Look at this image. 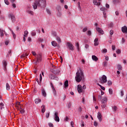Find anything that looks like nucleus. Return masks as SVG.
Instances as JSON below:
<instances>
[{"label":"nucleus","instance_id":"46","mask_svg":"<svg viewBox=\"0 0 127 127\" xmlns=\"http://www.w3.org/2000/svg\"><path fill=\"white\" fill-rule=\"evenodd\" d=\"M92 34V32H91L90 30L88 31L87 32V35L89 36H90V35Z\"/></svg>","mask_w":127,"mask_h":127},{"label":"nucleus","instance_id":"49","mask_svg":"<svg viewBox=\"0 0 127 127\" xmlns=\"http://www.w3.org/2000/svg\"><path fill=\"white\" fill-rule=\"evenodd\" d=\"M93 124L94 127H98V123L97 122L94 121Z\"/></svg>","mask_w":127,"mask_h":127},{"label":"nucleus","instance_id":"52","mask_svg":"<svg viewBox=\"0 0 127 127\" xmlns=\"http://www.w3.org/2000/svg\"><path fill=\"white\" fill-rule=\"evenodd\" d=\"M113 26H114V24H113V23H110L109 24V27H113Z\"/></svg>","mask_w":127,"mask_h":127},{"label":"nucleus","instance_id":"31","mask_svg":"<svg viewBox=\"0 0 127 127\" xmlns=\"http://www.w3.org/2000/svg\"><path fill=\"white\" fill-rule=\"evenodd\" d=\"M117 68L118 70H123V66L121 64H118L117 65Z\"/></svg>","mask_w":127,"mask_h":127},{"label":"nucleus","instance_id":"28","mask_svg":"<svg viewBox=\"0 0 127 127\" xmlns=\"http://www.w3.org/2000/svg\"><path fill=\"white\" fill-rule=\"evenodd\" d=\"M56 39L57 41H58V43H61V39H60V37L57 36Z\"/></svg>","mask_w":127,"mask_h":127},{"label":"nucleus","instance_id":"32","mask_svg":"<svg viewBox=\"0 0 127 127\" xmlns=\"http://www.w3.org/2000/svg\"><path fill=\"white\" fill-rule=\"evenodd\" d=\"M75 46H76V47L77 49V51H80V48H79V43H75Z\"/></svg>","mask_w":127,"mask_h":127},{"label":"nucleus","instance_id":"41","mask_svg":"<svg viewBox=\"0 0 127 127\" xmlns=\"http://www.w3.org/2000/svg\"><path fill=\"white\" fill-rule=\"evenodd\" d=\"M4 3L5 4H7V5H8L9 4V2L8 1V0H4Z\"/></svg>","mask_w":127,"mask_h":127},{"label":"nucleus","instance_id":"34","mask_svg":"<svg viewBox=\"0 0 127 127\" xmlns=\"http://www.w3.org/2000/svg\"><path fill=\"white\" fill-rule=\"evenodd\" d=\"M107 84L108 86H112V85H113V82L111 80H108Z\"/></svg>","mask_w":127,"mask_h":127},{"label":"nucleus","instance_id":"20","mask_svg":"<svg viewBox=\"0 0 127 127\" xmlns=\"http://www.w3.org/2000/svg\"><path fill=\"white\" fill-rule=\"evenodd\" d=\"M94 46H98L99 45V39L98 38H96L94 41Z\"/></svg>","mask_w":127,"mask_h":127},{"label":"nucleus","instance_id":"45","mask_svg":"<svg viewBox=\"0 0 127 127\" xmlns=\"http://www.w3.org/2000/svg\"><path fill=\"white\" fill-rule=\"evenodd\" d=\"M12 34L14 39H15V38H16V35L15 34L14 32H12Z\"/></svg>","mask_w":127,"mask_h":127},{"label":"nucleus","instance_id":"54","mask_svg":"<svg viewBox=\"0 0 127 127\" xmlns=\"http://www.w3.org/2000/svg\"><path fill=\"white\" fill-rule=\"evenodd\" d=\"M78 8L79 9V10H81V6H80V2H78Z\"/></svg>","mask_w":127,"mask_h":127},{"label":"nucleus","instance_id":"29","mask_svg":"<svg viewBox=\"0 0 127 127\" xmlns=\"http://www.w3.org/2000/svg\"><path fill=\"white\" fill-rule=\"evenodd\" d=\"M112 108L113 112H116L117 111V110H118V107L116 106H112Z\"/></svg>","mask_w":127,"mask_h":127},{"label":"nucleus","instance_id":"61","mask_svg":"<svg viewBox=\"0 0 127 127\" xmlns=\"http://www.w3.org/2000/svg\"><path fill=\"white\" fill-rule=\"evenodd\" d=\"M4 31H1L0 33V36L1 37H2V36H3L4 34H3Z\"/></svg>","mask_w":127,"mask_h":127},{"label":"nucleus","instance_id":"30","mask_svg":"<svg viewBox=\"0 0 127 127\" xmlns=\"http://www.w3.org/2000/svg\"><path fill=\"white\" fill-rule=\"evenodd\" d=\"M6 89L8 91L10 89V87L9 86V84H8V83H6Z\"/></svg>","mask_w":127,"mask_h":127},{"label":"nucleus","instance_id":"27","mask_svg":"<svg viewBox=\"0 0 127 127\" xmlns=\"http://www.w3.org/2000/svg\"><path fill=\"white\" fill-rule=\"evenodd\" d=\"M26 12L29 14H31V15H33V14H34V13L31 10H27Z\"/></svg>","mask_w":127,"mask_h":127},{"label":"nucleus","instance_id":"47","mask_svg":"<svg viewBox=\"0 0 127 127\" xmlns=\"http://www.w3.org/2000/svg\"><path fill=\"white\" fill-rule=\"evenodd\" d=\"M31 35H32V36H35V35H36V32H32Z\"/></svg>","mask_w":127,"mask_h":127},{"label":"nucleus","instance_id":"33","mask_svg":"<svg viewBox=\"0 0 127 127\" xmlns=\"http://www.w3.org/2000/svg\"><path fill=\"white\" fill-rule=\"evenodd\" d=\"M120 2V1L119 0H113V3L114 4H118Z\"/></svg>","mask_w":127,"mask_h":127},{"label":"nucleus","instance_id":"64","mask_svg":"<svg viewBox=\"0 0 127 127\" xmlns=\"http://www.w3.org/2000/svg\"><path fill=\"white\" fill-rule=\"evenodd\" d=\"M53 35L54 36H56V35H57V34L56 33V32H53Z\"/></svg>","mask_w":127,"mask_h":127},{"label":"nucleus","instance_id":"60","mask_svg":"<svg viewBox=\"0 0 127 127\" xmlns=\"http://www.w3.org/2000/svg\"><path fill=\"white\" fill-rule=\"evenodd\" d=\"M28 42H31V38L30 37H28Z\"/></svg>","mask_w":127,"mask_h":127},{"label":"nucleus","instance_id":"24","mask_svg":"<svg viewBox=\"0 0 127 127\" xmlns=\"http://www.w3.org/2000/svg\"><path fill=\"white\" fill-rule=\"evenodd\" d=\"M41 102V99L40 98H37L35 100V103L36 105L39 104Z\"/></svg>","mask_w":127,"mask_h":127},{"label":"nucleus","instance_id":"10","mask_svg":"<svg viewBox=\"0 0 127 127\" xmlns=\"http://www.w3.org/2000/svg\"><path fill=\"white\" fill-rule=\"evenodd\" d=\"M55 121L56 122H57L58 123H59V122H60V119L59 118V117H58V112L55 113Z\"/></svg>","mask_w":127,"mask_h":127},{"label":"nucleus","instance_id":"39","mask_svg":"<svg viewBox=\"0 0 127 127\" xmlns=\"http://www.w3.org/2000/svg\"><path fill=\"white\" fill-rule=\"evenodd\" d=\"M71 106H72V104L71 103V102H69L67 103V107L69 109H70V108H71Z\"/></svg>","mask_w":127,"mask_h":127},{"label":"nucleus","instance_id":"2","mask_svg":"<svg viewBox=\"0 0 127 127\" xmlns=\"http://www.w3.org/2000/svg\"><path fill=\"white\" fill-rule=\"evenodd\" d=\"M75 81L78 83H80L82 80L84 79V72L81 68L79 67L76 73Z\"/></svg>","mask_w":127,"mask_h":127},{"label":"nucleus","instance_id":"14","mask_svg":"<svg viewBox=\"0 0 127 127\" xmlns=\"http://www.w3.org/2000/svg\"><path fill=\"white\" fill-rule=\"evenodd\" d=\"M96 30H97V31H98V32L100 33V34H104V31H103V30L101 28L96 27Z\"/></svg>","mask_w":127,"mask_h":127},{"label":"nucleus","instance_id":"15","mask_svg":"<svg viewBox=\"0 0 127 127\" xmlns=\"http://www.w3.org/2000/svg\"><path fill=\"white\" fill-rule=\"evenodd\" d=\"M53 73H54V74H59V73H60V70L58 68H54L53 69Z\"/></svg>","mask_w":127,"mask_h":127},{"label":"nucleus","instance_id":"8","mask_svg":"<svg viewBox=\"0 0 127 127\" xmlns=\"http://www.w3.org/2000/svg\"><path fill=\"white\" fill-rule=\"evenodd\" d=\"M77 91L79 94H81V93H83V87L81 84H79L77 86Z\"/></svg>","mask_w":127,"mask_h":127},{"label":"nucleus","instance_id":"12","mask_svg":"<svg viewBox=\"0 0 127 127\" xmlns=\"http://www.w3.org/2000/svg\"><path fill=\"white\" fill-rule=\"evenodd\" d=\"M51 43H52V46H54V47H56V46H57V47H58V48H59V47H60V46H59V45H58L57 44V42H56V41H52Z\"/></svg>","mask_w":127,"mask_h":127},{"label":"nucleus","instance_id":"48","mask_svg":"<svg viewBox=\"0 0 127 127\" xmlns=\"http://www.w3.org/2000/svg\"><path fill=\"white\" fill-rule=\"evenodd\" d=\"M49 116H50V112H48V113L46 114V117L47 118H49Z\"/></svg>","mask_w":127,"mask_h":127},{"label":"nucleus","instance_id":"51","mask_svg":"<svg viewBox=\"0 0 127 127\" xmlns=\"http://www.w3.org/2000/svg\"><path fill=\"white\" fill-rule=\"evenodd\" d=\"M110 34L111 35H113L114 34V30H111L110 31Z\"/></svg>","mask_w":127,"mask_h":127},{"label":"nucleus","instance_id":"7","mask_svg":"<svg viewBox=\"0 0 127 127\" xmlns=\"http://www.w3.org/2000/svg\"><path fill=\"white\" fill-rule=\"evenodd\" d=\"M57 16L58 17H60L61 16H62V11H61V7L59 6V8L58 9V12L57 13Z\"/></svg>","mask_w":127,"mask_h":127},{"label":"nucleus","instance_id":"9","mask_svg":"<svg viewBox=\"0 0 127 127\" xmlns=\"http://www.w3.org/2000/svg\"><path fill=\"white\" fill-rule=\"evenodd\" d=\"M9 18H11L12 22H15V16L12 13H10L8 15Z\"/></svg>","mask_w":127,"mask_h":127},{"label":"nucleus","instance_id":"53","mask_svg":"<svg viewBox=\"0 0 127 127\" xmlns=\"http://www.w3.org/2000/svg\"><path fill=\"white\" fill-rule=\"evenodd\" d=\"M46 11L47 13H48L49 14H51V12H50V10L49 9H47Z\"/></svg>","mask_w":127,"mask_h":127},{"label":"nucleus","instance_id":"17","mask_svg":"<svg viewBox=\"0 0 127 127\" xmlns=\"http://www.w3.org/2000/svg\"><path fill=\"white\" fill-rule=\"evenodd\" d=\"M2 65L4 67V70H6V66H7V63L5 60L2 61Z\"/></svg>","mask_w":127,"mask_h":127},{"label":"nucleus","instance_id":"57","mask_svg":"<svg viewBox=\"0 0 127 127\" xmlns=\"http://www.w3.org/2000/svg\"><path fill=\"white\" fill-rule=\"evenodd\" d=\"M87 30H88V29L87 28H84V29H83L82 31L83 32H86Z\"/></svg>","mask_w":127,"mask_h":127},{"label":"nucleus","instance_id":"44","mask_svg":"<svg viewBox=\"0 0 127 127\" xmlns=\"http://www.w3.org/2000/svg\"><path fill=\"white\" fill-rule=\"evenodd\" d=\"M102 95L98 96V100L100 101V102H101V101H102Z\"/></svg>","mask_w":127,"mask_h":127},{"label":"nucleus","instance_id":"37","mask_svg":"<svg viewBox=\"0 0 127 127\" xmlns=\"http://www.w3.org/2000/svg\"><path fill=\"white\" fill-rule=\"evenodd\" d=\"M109 92L110 95H113V89L109 88Z\"/></svg>","mask_w":127,"mask_h":127},{"label":"nucleus","instance_id":"62","mask_svg":"<svg viewBox=\"0 0 127 127\" xmlns=\"http://www.w3.org/2000/svg\"><path fill=\"white\" fill-rule=\"evenodd\" d=\"M49 127H53V124L52 123H49Z\"/></svg>","mask_w":127,"mask_h":127},{"label":"nucleus","instance_id":"3","mask_svg":"<svg viewBox=\"0 0 127 127\" xmlns=\"http://www.w3.org/2000/svg\"><path fill=\"white\" fill-rule=\"evenodd\" d=\"M107 81V76L105 75H102V76L99 78V83H101V84H106Z\"/></svg>","mask_w":127,"mask_h":127},{"label":"nucleus","instance_id":"23","mask_svg":"<svg viewBox=\"0 0 127 127\" xmlns=\"http://www.w3.org/2000/svg\"><path fill=\"white\" fill-rule=\"evenodd\" d=\"M41 91H42V94L43 96H44V97H46L47 94H46V91H45V89H44V88H42Z\"/></svg>","mask_w":127,"mask_h":127},{"label":"nucleus","instance_id":"38","mask_svg":"<svg viewBox=\"0 0 127 127\" xmlns=\"http://www.w3.org/2000/svg\"><path fill=\"white\" fill-rule=\"evenodd\" d=\"M107 61H104L103 63V66H104V67H107Z\"/></svg>","mask_w":127,"mask_h":127},{"label":"nucleus","instance_id":"58","mask_svg":"<svg viewBox=\"0 0 127 127\" xmlns=\"http://www.w3.org/2000/svg\"><path fill=\"white\" fill-rule=\"evenodd\" d=\"M106 105H107V104H103L102 105V108H103V109H105V108H106Z\"/></svg>","mask_w":127,"mask_h":127},{"label":"nucleus","instance_id":"13","mask_svg":"<svg viewBox=\"0 0 127 127\" xmlns=\"http://www.w3.org/2000/svg\"><path fill=\"white\" fill-rule=\"evenodd\" d=\"M99 2L97 0H93V3L95 5H100L101 2L100 1H102V0H98Z\"/></svg>","mask_w":127,"mask_h":127},{"label":"nucleus","instance_id":"26","mask_svg":"<svg viewBox=\"0 0 127 127\" xmlns=\"http://www.w3.org/2000/svg\"><path fill=\"white\" fill-rule=\"evenodd\" d=\"M42 108V113H45V111H46V109H45V105H43L41 107Z\"/></svg>","mask_w":127,"mask_h":127},{"label":"nucleus","instance_id":"11","mask_svg":"<svg viewBox=\"0 0 127 127\" xmlns=\"http://www.w3.org/2000/svg\"><path fill=\"white\" fill-rule=\"evenodd\" d=\"M100 10L103 11V13L104 17H105V18H107V14L106 13V10H107V9H106V8H105V7H101L100 8Z\"/></svg>","mask_w":127,"mask_h":127},{"label":"nucleus","instance_id":"25","mask_svg":"<svg viewBox=\"0 0 127 127\" xmlns=\"http://www.w3.org/2000/svg\"><path fill=\"white\" fill-rule=\"evenodd\" d=\"M68 84V80H66L64 83V88H65V89H66V88H68V86H69V85Z\"/></svg>","mask_w":127,"mask_h":127},{"label":"nucleus","instance_id":"35","mask_svg":"<svg viewBox=\"0 0 127 127\" xmlns=\"http://www.w3.org/2000/svg\"><path fill=\"white\" fill-rule=\"evenodd\" d=\"M4 106V104L2 102H1L0 104V109L2 110V109H4L3 108Z\"/></svg>","mask_w":127,"mask_h":127},{"label":"nucleus","instance_id":"6","mask_svg":"<svg viewBox=\"0 0 127 127\" xmlns=\"http://www.w3.org/2000/svg\"><path fill=\"white\" fill-rule=\"evenodd\" d=\"M50 86L53 90V94L55 97L57 96V93H56V90H55V88H54V86H53V84L52 82L50 83Z\"/></svg>","mask_w":127,"mask_h":127},{"label":"nucleus","instance_id":"36","mask_svg":"<svg viewBox=\"0 0 127 127\" xmlns=\"http://www.w3.org/2000/svg\"><path fill=\"white\" fill-rule=\"evenodd\" d=\"M98 86H99V87H100L101 89H102V90H103V91H105V90H106V88H105V87H103V86L101 85L100 84H98Z\"/></svg>","mask_w":127,"mask_h":127},{"label":"nucleus","instance_id":"16","mask_svg":"<svg viewBox=\"0 0 127 127\" xmlns=\"http://www.w3.org/2000/svg\"><path fill=\"white\" fill-rule=\"evenodd\" d=\"M107 102H108V98L106 97H103L102 100H101L102 104H107Z\"/></svg>","mask_w":127,"mask_h":127},{"label":"nucleus","instance_id":"40","mask_svg":"<svg viewBox=\"0 0 127 127\" xmlns=\"http://www.w3.org/2000/svg\"><path fill=\"white\" fill-rule=\"evenodd\" d=\"M26 56H28V55L26 54H24L21 56V58H22L23 57H26Z\"/></svg>","mask_w":127,"mask_h":127},{"label":"nucleus","instance_id":"1","mask_svg":"<svg viewBox=\"0 0 127 127\" xmlns=\"http://www.w3.org/2000/svg\"><path fill=\"white\" fill-rule=\"evenodd\" d=\"M34 9H37L38 6L45 8L46 6V0H36L32 4Z\"/></svg>","mask_w":127,"mask_h":127},{"label":"nucleus","instance_id":"21","mask_svg":"<svg viewBox=\"0 0 127 127\" xmlns=\"http://www.w3.org/2000/svg\"><path fill=\"white\" fill-rule=\"evenodd\" d=\"M92 59L93 60V61H95L96 62L99 60V58H98V57L95 55L92 56Z\"/></svg>","mask_w":127,"mask_h":127},{"label":"nucleus","instance_id":"55","mask_svg":"<svg viewBox=\"0 0 127 127\" xmlns=\"http://www.w3.org/2000/svg\"><path fill=\"white\" fill-rule=\"evenodd\" d=\"M78 111L79 113H81L82 112V108L79 107L78 109Z\"/></svg>","mask_w":127,"mask_h":127},{"label":"nucleus","instance_id":"42","mask_svg":"<svg viewBox=\"0 0 127 127\" xmlns=\"http://www.w3.org/2000/svg\"><path fill=\"white\" fill-rule=\"evenodd\" d=\"M108 50L106 49H104L102 50V53H107Z\"/></svg>","mask_w":127,"mask_h":127},{"label":"nucleus","instance_id":"22","mask_svg":"<svg viewBox=\"0 0 127 127\" xmlns=\"http://www.w3.org/2000/svg\"><path fill=\"white\" fill-rule=\"evenodd\" d=\"M37 81L38 82V84H39L40 85H41V81H42V75L41 74H40V82H39L38 79H37Z\"/></svg>","mask_w":127,"mask_h":127},{"label":"nucleus","instance_id":"43","mask_svg":"<svg viewBox=\"0 0 127 127\" xmlns=\"http://www.w3.org/2000/svg\"><path fill=\"white\" fill-rule=\"evenodd\" d=\"M121 50L120 49H118L117 51H116V53L117 54H121Z\"/></svg>","mask_w":127,"mask_h":127},{"label":"nucleus","instance_id":"50","mask_svg":"<svg viewBox=\"0 0 127 127\" xmlns=\"http://www.w3.org/2000/svg\"><path fill=\"white\" fill-rule=\"evenodd\" d=\"M27 37L26 35H23V40L24 42H25L26 40V39H25V38Z\"/></svg>","mask_w":127,"mask_h":127},{"label":"nucleus","instance_id":"63","mask_svg":"<svg viewBox=\"0 0 127 127\" xmlns=\"http://www.w3.org/2000/svg\"><path fill=\"white\" fill-rule=\"evenodd\" d=\"M112 50H116V46L112 45Z\"/></svg>","mask_w":127,"mask_h":127},{"label":"nucleus","instance_id":"56","mask_svg":"<svg viewBox=\"0 0 127 127\" xmlns=\"http://www.w3.org/2000/svg\"><path fill=\"white\" fill-rule=\"evenodd\" d=\"M28 34V31H24V35H26V36H27V35Z\"/></svg>","mask_w":127,"mask_h":127},{"label":"nucleus","instance_id":"18","mask_svg":"<svg viewBox=\"0 0 127 127\" xmlns=\"http://www.w3.org/2000/svg\"><path fill=\"white\" fill-rule=\"evenodd\" d=\"M122 31L123 33H127V26H124L122 27Z\"/></svg>","mask_w":127,"mask_h":127},{"label":"nucleus","instance_id":"19","mask_svg":"<svg viewBox=\"0 0 127 127\" xmlns=\"http://www.w3.org/2000/svg\"><path fill=\"white\" fill-rule=\"evenodd\" d=\"M97 115V118L99 122L101 123V122H102V114H101V113L98 112Z\"/></svg>","mask_w":127,"mask_h":127},{"label":"nucleus","instance_id":"5","mask_svg":"<svg viewBox=\"0 0 127 127\" xmlns=\"http://www.w3.org/2000/svg\"><path fill=\"white\" fill-rule=\"evenodd\" d=\"M67 47L70 49V50H71V51H73L74 50V46L72 43L70 42L67 43Z\"/></svg>","mask_w":127,"mask_h":127},{"label":"nucleus","instance_id":"59","mask_svg":"<svg viewBox=\"0 0 127 127\" xmlns=\"http://www.w3.org/2000/svg\"><path fill=\"white\" fill-rule=\"evenodd\" d=\"M124 91L122 90V91H121V97H123V96H124Z\"/></svg>","mask_w":127,"mask_h":127},{"label":"nucleus","instance_id":"4","mask_svg":"<svg viewBox=\"0 0 127 127\" xmlns=\"http://www.w3.org/2000/svg\"><path fill=\"white\" fill-rule=\"evenodd\" d=\"M36 58L37 60L36 62H35V64H38V63L42 61V56L41 54L37 55Z\"/></svg>","mask_w":127,"mask_h":127}]
</instances>
